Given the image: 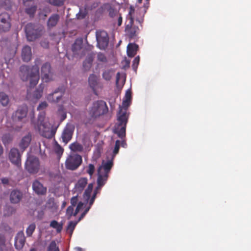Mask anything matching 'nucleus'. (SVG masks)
Segmentation results:
<instances>
[{"label":"nucleus","instance_id":"obj_36","mask_svg":"<svg viewBox=\"0 0 251 251\" xmlns=\"http://www.w3.org/2000/svg\"><path fill=\"white\" fill-rule=\"evenodd\" d=\"M43 88H39L37 89L33 93V98L36 100L40 99L42 96L43 94Z\"/></svg>","mask_w":251,"mask_h":251},{"label":"nucleus","instance_id":"obj_14","mask_svg":"<svg viewBox=\"0 0 251 251\" xmlns=\"http://www.w3.org/2000/svg\"><path fill=\"white\" fill-rule=\"evenodd\" d=\"M113 158L108 160L105 162L102 161L101 166H100L98 170V173H101L105 175V176H108L111 168L113 166Z\"/></svg>","mask_w":251,"mask_h":251},{"label":"nucleus","instance_id":"obj_47","mask_svg":"<svg viewBox=\"0 0 251 251\" xmlns=\"http://www.w3.org/2000/svg\"><path fill=\"white\" fill-rule=\"evenodd\" d=\"M140 61V57L139 56L136 57L133 61L132 67L134 70H136L139 65Z\"/></svg>","mask_w":251,"mask_h":251},{"label":"nucleus","instance_id":"obj_39","mask_svg":"<svg viewBox=\"0 0 251 251\" xmlns=\"http://www.w3.org/2000/svg\"><path fill=\"white\" fill-rule=\"evenodd\" d=\"M108 12L109 16L113 18V20H115V18L120 14L116 9L111 6L108 9Z\"/></svg>","mask_w":251,"mask_h":251},{"label":"nucleus","instance_id":"obj_62","mask_svg":"<svg viewBox=\"0 0 251 251\" xmlns=\"http://www.w3.org/2000/svg\"><path fill=\"white\" fill-rule=\"evenodd\" d=\"M3 226H4V230H5L6 231H8L10 229V228L7 225H4Z\"/></svg>","mask_w":251,"mask_h":251},{"label":"nucleus","instance_id":"obj_21","mask_svg":"<svg viewBox=\"0 0 251 251\" xmlns=\"http://www.w3.org/2000/svg\"><path fill=\"white\" fill-rule=\"evenodd\" d=\"M59 16L57 14H54L50 16L47 22L48 28L50 29L56 26L59 21Z\"/></svg>","mask_w":251,"mask_h":251},{"label":"nucleus","instance_id":"obj_23","mask_svg":"<svg viewBox=\"0 0 251 251\" xmlns=\"http://www.w3.org/2000/svg\"><path fill=\"white\" fill-rule=\"evenodd\" d=\"M31 140V136L30 134L25 136L20 143V147L23 150H25L28 147Z\"/></svg>","mask_w":251,"mask_h":251},{"label":"nucleus","instance_id":"obj_41","mask_svg":"<svg viewBox=\"0 0 251 251\" xmlns=\"http://www.w3.org/2000/svg\"><path fill=\"white\" fill-rule=\"evenodd\" d=\"M120 145V141L119 140H117L115 142V147L113 151V155L111 158L114 159L115 155L119 152V149Z\"/></svg>","mask_w":251,"mask_h":251},{"label":"nucleus","instance_id":"obj_9","mask_svg":"<svg viewBox=\"0 0 251 251\" xmlns=\"http://www.w3.org/2000/svg\"><path fill=\"white\" fill-rule=\"evenodd\" d=\"M42 78L45 82H48L53 80V74L51 71L50 64L46 62L41 67Z\"/></svg>","mask_w":251,"mask_h":251},{"label":"nucleus","instance_id":"obj_64","mask_svg":"<svg viewBox=\"0 0 251 251\" xmlns=\"http://www.w3.org/2000/svg\"><path fill=\"white\" fill-rule=\"evenodd\" d=\"M86 214L85 213H84V212L81 214L80 217H79V221L82 218H83L84 217V216L86 215Z\"/></svg>","mask_w":251,"mask_h":251},{"label":"nucleus","instance_id":"obj_55","mask_svg":"<svg viewBox=\"0 0 251 251\" xmlns=\"http://www.w3.org/2000/svg\"><path fill=\"white\" fill-rule=\"evenodd\" d=\"M4 236H0V251H2V247L4 246Z\"/></svg>","mask_w":251,"mask_h":251},{"label":"nucleus","instance_id":"obj_24","mask_svg":"<svg viewBox=\"0 0 251 251\" xmlns=\"http://www.w3.org/2000/svg\"><path fill=\"white\" fill-rule=\"evenodd\" d=\"M138 46L135 44H129L127 47V54L130 57H132L136 54Z\"/></svg>","mask_w":251,"mask_h":251},{"label":"nucleus","instance_id":"obj_6","mask_svg":"<svg viewBox=\"0 0 251 251\" xmlns=\"http://www.w3.org/2000/svg\"><path fill=\"white\" fill-rule=\"evenodd\" d=\"M25 168L30 174L37 173L40 169L39 159L33 156L28 157L25 163Z\"/></svg>","mask_w":251,"mask_h":251},{"label":"nucleus","instance_id":"obj_2","mask_svg":"<svg viewBox=\"0 0 251 251\" xmlns=\"http://www.w3.org/2000/svg\"><path fill=\"white\" fill-rule=\"evenodd\" d=\"M128 119V116L126 109L124 111L120 110L117 114L118 123L114 129V133L122 139L126 136V129Z\"/></svg>","mask_w":251,"mask_h":251},{"label":"nucleus","instance_id":"obj_7","mask_svg":"<svg viewBox=\"0 0 251 251\" xmlns=\"http://www.w3.org/2000/svg\"><path fill=\"white\" fill-rule=\"evenodd\" d=\"M134 9L130 8L128 15L129 23L126 26V31L128 33L129 36L131 38H133L137 35L139 29L138 26L133 25L134 19L132 17V14L134 13Z\"/></svg>","mask_w":251,"mask_h":251},{"label":"nucleus","instance_id":"obj_1","mask_svg":"<svg viewBox=\"0 0 251 251\" xmlns=\"http://www.w3.org/2000/svg\"><path fill=\"white\" fill-rule=\"evenodd\" d=\"M39 63L40 60L37 59L35 60V64L31 68L26 65H22L20 68V75L21 79L24 81L29 79L30 87L35 86L39 80Z\"/></svg>","mask_w":251,"mask_h":251},{"label":"nucleus","instance_id":"obj_28","mask_svg":"<svg viewBox=\"0 0 251 251\" xmlns=\"http://www.w3.org/2000/svg\"><path fill=\"white\" fill-rule=\"evenodd\" d=\"M55 133L56 129L45 127V129L42 132V135L47 138L50 139L54 136Z\"/></svg>","mask_w":251,"mask_h":251},{"label":"nucleus","instance_id":"obj_33","mask_svg":"<svg viewBox=\"0 0 251 251\" xmlns=\"http://www.w3.org/2000/svg\"><path fill=\"white\" fill-rule=\"evenodd\" d=\"M126 81V79L123 77H121V74L119 72L117 73L116 75V84L118 88H121L124 85Z\"/></svg>","mask_w":251,"mask_h":251},{"label":"nucleus","instance_id":"obj_50","mask_svg":"<svg viewBox=\"0 0 251 251\" xmlns=\"http://www.w3.org/2000/svg\"><path fill=\"white\" fill-rule=\"evenodd\" d=\"M78 195H76L75 196H74L73 197H72L71 199V206H75L76 204L77 203V202H78Z\"/></svg>","mask_w":251,"mask_h":251},{"label":"nucleus","instance_id":"obj_49","mask_svg":"<svg viewBox=\"0 0 251 251\" xmlns=\"http://www.w3.org/2000/svg\"><path fill=\"white\" fill-rule=\"evenodd\" d=\"M83 206V203L82 202L80 201L78 203L75 210L74 212V216H76L79 210L82 208Z\"/></svg>","mask_w":251,"mask_h":251},{"label":"nucleus","instance_id":"obj_18","mask_svg":"<svg viewBox=\"0 0 251 251\" xmlns=\"http://www.w3.org/2000/svg\"><path fill=\"white\" fill-rule=\"evenodd\" d=\"M23 198L22 192L18 190H13L10 195V201L12 203H18Z\"/></svg>","mask_w":251,"mask_h":251},{"label":"nucleus","instance_id":"obj_5","mask_svg":"<svg viewBox=\"0 0 251 251\" xmlns=\"http://www.w3.org/2000/svg\"><path fill=\"white\" fill-rule=\"evenodd\" d=\"M81 156L77 154L70 155L65 161L66 168L70 170H75L78 168L82 163Z\"/></svg>","mask_w":251,"mask_h":251},{"label":"nucleus","instance_id":"obj_51","mask_svg":"<svg viewBox=\"0 0 251 251\" xmlns=\"http://www.w3.org/2000/svg\"><path fill=\"white\" fill-rule=\"evenodd\" d=\"M116 21H117V25L118 26H120L122 25L123 20L122 17L120 14L119 15H117V16L115 18V20H113L114 24H115Z\"/></svg>","mask_w":251,"mask_h":251},{"label":"nucleus","instance_id":"obj_46","mask_svg":"<svg viewBox=\"0 0 251 251\" xmlns=\"http://www.w3.org/2000/svg\"><path fill=\"white\" fill-rule=\"evenodd\" d=\"M97 58L99 61H100L102 62L105 63V62H106V61H107V58H106V56H105V55L103 53H101V52H99L98 54Z\"/></svg>","mask_w":251,"mask_h":251},{"label":"nucleus","instance_id":"obj_38","mask_svg":"<svg viewBox=\"0 0 251 251\" xmlns=\"http://www.w3.org/2000/svg\"><path fill=\"white\" fill-rule=\"evenodd\" d=\"M37 9L35 5L31 6L25 9V12L30 16H33Z\"/></svg>","mask_w":251,"mask_h":251},{"label":"nucleus","instance_id":"obj_17","mask_svg":"<svg viewBox=\"0 0 251 251\" xmlns=\"http://www.w3.org/2000/svg\"><path fill=\"white\" fill-rule=\"evenodd\" d=\"M88 183V179L86 177H81L75 183L73 189L74 193L77 195L81 193Z\"/></svg>","mask_w":251,"mask_h":251},{"label":"nucleus","instance_id":"obj_63","mask_svg":"<svg viewBox=\"0 0 251 251\" xmlns=\"http://www.w3.org/2000/svg\"><path fill=\"white\" fill-rule=\"evenodd\" d=\"M7 135H4L2 137V142L4 144L6 143V138H7Z\"/></svg>","mask_w":251,"mask_h":251},{"label":"nucleus","instance_id":"obj_29","mask_svg":"<svg viewBox=\"0 0 251 251\" xmlns=\"http://www.w3.org/2000/svg\"><path fill=\"white\" fill-rule=\"evenodd\" d=\"M108 177V176H105V175L101 173H98V177L97 180L98 186L97 189L101 187L105 184Z\"/></svg>","mask_w":251,"mask_h":251},{"label":"nucleus","instance_id":"obj_60","mask_svg":"<svg viewBox=\"0 0 251 251\" xmlns=\"http://www.w3.org/2000/svg\"><path fill=\"white\" fill-rule=\"evenodd\" d=\"M93 188V185L92 183L89 184L87 189L92 191Z\"/></svg>","mask_w":251,"mask_h":251},{"label":"nucleus","instance_id":"obj_16","mask_svg":"<svg viewBox=\"0 0 251 251\" xmlns=\"http://www.w3.org/2000/svg\"><path fill=\"white\" fill-rule=\"evenodd\" d=\"M32 189L33 191L39 196L46 195L47 188L44 186L38 180H34L32 183Z\"/></svg>","mask_w":251,"mask_h":251},{"label":"nucleus","instance_id":"obj_53","mask_svg":"<svg viewBox=\"0 0 251 251\" xmlns=\"http://www.w3.org/2000/svg\"><path fill=\"white\" fill-rule=\"evenodd\" d=\"M87 13L85 11L82 12L80 11L78 13L76 14V17L78 19H83L86 16Z\"/></svg>","mask_w":251,"mask_h":251},{"label":"nucleus","instance_id":"obj_48","mask_svg":"<svg viewBox=\"0 0 251 251\" xmlns=\"http://www.w3.org/2000/svg\"><path fill=\"white\" fill-rule=\"evenodd\" d=\"M95 171V166L94 165L90 164L88 166V169L87 171V173L90 176H92L94 174Z\"/></svg>","mask_w":251,"mask_h":251},{"label":"nucleus","instance_id":"obj_30","mask_svg":"<svg viewBox=\"0 0 251 251\" xmlns=\"http://www.w3.org/2000/svg\"><path fill=\"white\" fill-rule=\"evenodd\" d=\"M70 149L74 152H81L83 150V147L81 144L76 142L70 145Z\"/></svg>","mask_w":251,"mask_h":251},{"label":"nucleus","instance_id":"obj_44","mask_svg":"<svg viewBox=\"0 0 251 251\" xmlns=\"http://www.w3.org/2000/svg\"><path fill=\"white\" fill-rule=\"evenodd\" d=\"M74 209L73 206L70 205L67 208L66 210V215L68 216V218H71L72 215H74Z\"/></svg>","mask_w":251,"mask_h":251},{"label":"nucleus","instance_id":"obj_20","mask_svg":"<svg viewBox=\"0 0 251 251\" xmlns=\"http://www.w3.org/2000/svg\"><path fill=\"white\" fill-rule=\"evenodd\" d=\"M98 77L94 74L90 75L88 78V83L90 87L92 88L94 94L98 96V93L96 89V87L98 85Z\"/></svg>","mask_w":251,"mask_h":251},{"label":"nucleus","instance_id":"obj_8","mask_svg":"<svg viewBox=\"0 0 251 251\" xmlns=\"http://www.w3.org/2000/svg\"><path fill=\"white\" fill-rule=\"evenodd\" d=\"M96 39L97 45L100 49H105L108 44L109 37L106 32L104 30H99L96 32Z\"/></svg>","mask_w":251,"mask_h":251},{"label":"nucleus","instance_id":"obj_3","mask_svg":"<svg viewBox=\"0 0 251 251\" xmlns=\"http://www.w3.org/2000/svg\"><path fill=\"white\" fill-rule=\"evenodd\" d=\"M108 108L106 102L102 100H98L93 103L89 110L92 118H97L107 113Z\"/></svg>","mask_w":251,"mask_h":251},{"label":"nucleus","instance_id":"obj_42","mask_svg":"<svg viewBox=\"0 0 251 251\" xmlns=\"http://www.w3.org/2000/svg\"><path fill=\"white\" fill-rule=\"evenodd\" d=\"M36 228L35 224L33 223L30 224L26 228V232L27 235H31L35 230Z\"/></svg>","mask_w":251,"mask_h":251},{"label":"nucleus","instance_id":"obj_57","mask_svg":"<svg viewBox=\"0 0 251 251\" xmlns=\"http://www.w3.org/2000/svg\"><path fill=\"white\" fill-rule=\"evenodd\" d=\"M1 182L2 183V184H3L4 185L8 184L9 182V179L7 177L2 178L1 179Z\"/></svg>","mask_w":251,"mask_h":251},{"label":"nucleus","instance_id":"obj_22","mask_svg":"<svg viewBox=\"0 0 251 251\" xmlns=\"http://www.w3.org/2000/svg\"><path fill=\"white\" fill-rule=\"evenodd\" d=\"M45 206L47 208L50 209L52 212H55L57 211L58 205L55 201L54 198H50L47 201Z\"/></svg>","mask_w":251,"mask_h":251},{"label":"nucleus","instance_id":"obj_32","mask_svg":"<svg viewBox=\"0 0 251 251\" xmlns=\"http://www.w3.org/2000/svg\"><path fill=\"white\" fill-rule=\"evenodd\" d=\"M9 102L8 96L4 92H0V103L4 106L7 105Z\"/></svg>","mask_w":251,"mask_h":251},{"label":"nucleus","instance_id":"obj_34","mask_svg":"<svg viewBox=\"0 0 251 251\" xmlns=\"http://www.w3.org/2000/svg\"><path fill=\"white\" fill-rule=\"evenodd\" d=\"M54 150L55 153L58 156L61 155L64 151L63 148L56 141L54 142Z\"/></svg>","mask_w":251,"mask_h":251},{"label":"nucleus","instance_id":"obj_37","mask_svg":"<svg viewBox=\"0 0 251 251\" xmlns=\"http://www.w3.org/2000/svg\"><path fill=\"white\" fill-rule=\"evenodd\" d=\"M48 251H60L58 247L57 246L55 241H52L50 244Z\"/></svg>","mask_w":251,"mask_h":251},{"label":"nucleus","instance_id":"obj_4","mask_svg":"<svg viewBox=\"0 0 251 251\" xmlns=\"http://www.w3.org/2000/svg\"><path fill=\"white\" fill-rule=\"evenodd\" d=\"M25 31L27 39L29 41H33L40 37L42 33L41 29L38 28L35 25L29 23L25 27Z\"/></svg>","mask_w":251,"mask_h":251},{"label":"nucleus","instance_id":"obj_26","mask_svg":"<svg viewBox=\"0 0 251 251\" xmlns=\"http://www.w3.org/2000/svg\"><path fill=\"white\" fill-rule=\"evenodd\" d=\"M131 99V93L130 90H128L126 93L125 100L123 101V106L124 108H121L120 110H123L124 111L125 109H126L127 111V108L130 104Z\"/></svg>","mask_w":251,"mask_h":251},{"label":"nucleus","instance_id":"obj_58","mask_svg":"<svg viewBox=\"0 0 251 251\" xmlns=\"http://www.w3.org/2000/svg\"><path fill=\"white\" fill-rule=\"evenodd\" d=\"M149 0H146V3L144 4V7L145 9V12H146V10L148 8V7H149V5H150V3H149Z\"/></svg>","mask_w":251,"mask_h":251},{"label":"nucleus","instance_id":"obj_11","mask_svg":"<svg viewBox=\"0 0 251 251\" xmlns=\"http://www.w3.org/2000/svg\"><path fill=\"white\" fill-rule=\"evenodd\" d=\"M75 127L71 124H67L61 135L62 141L66 145L72 139Z\"/></svg>","mask_w":251,"mask_h":251},{"label":"nucleus","instance_id":"obj_54","mask_svg":"<svg viewBox=\"0 0 251 251\" xmlns=\"http://www.w3.org/2000/svg\"><path fill=\"white\" fill-rule=\"evenodd\" d=\"M47 106H48V104L46 102H45V101L42 102L38 106L37 109L39 110L44 109L46 108L47 107Z\"/></svg>","mask_w":251,"mask_h":251},{"label":"nucleus","instance_id":"obj_56","mask_svg":"<svg viewBox=\"0 0 251 251\" xmlns=\"http://www.w3.org/2000/svg\"><path fill=\"white\" fill-rule=\"evenodd\" d=\"M41 45L44 48H48L49 46V43L47 41H43L41 42Z\"/></svg>","mask_w":251,"mask_h":251},{"label":"nucleus","instance_id":"obj_12","mask_svg":"<svg viewBox=\"0 0 251 251\" xmlns=\"http://www.w3.org/2000/svg\"><path fill=\"white\" fill-rule=\"evenodd\" d=\"M28 108L26 105L19 106L17 110L13 114L12 118L15 121H20L26 118Z\"/></svg>","mask_w":251,"mask_h":251},{"label":"nucleus","instance_id":"obj_52","mask_svg":"<svg viewBox=\"0 0 251 251\" xmlns=\"http://www.w3.org/2000/svg\"><path fill=\"white\" fill-rule=\"evenodd\" d=\"M97 192L96 190H95L92 196V197H90L89 200V205L90 206H92V205L93 204L94 201H95V200L96 199V195H97Z\"/></svg>","mask_w":251,"mask_h":251},{"label":"nucleus","instance_id":"obj_40","mask_svg":"<svg viewBox=\"0 0 251 251\" xmlns=\"http://www.w3.org/2000/svg\"><path fill=\"white\" fill-rule=\"evenodd\" d=\"M112 76V71L110 70H105L102 74V77L106 80H110Z\"/></svg>","mask_w":251,"mask_h":251},{"label":"nucleus","instance_id":"obj_45","mask_svg":"<svg viewBox=\"0 0 251 251\" xmlns=\"http://www.w3.org/2000/svg\"><path fill=\"white\" fill-rule=\"evenodd\" d=\"M65 0H49V2L55 6H61L62 5Z\"/></svg>","mask_w":251,"mask_h":251},{"label":"nucleus","instance_id":"obj_13","mask_svg":"<svg viewBox=\"0 0 251 251\" xmlns=\"http://www.w3.org/2000/svg\"><path fill=\"white\" fill-rule=\"evenodd\" d=\"M9 158L11 163L17 167L21 165V155L18 149L16 148L11 149L9 153Z\"/></svg>","mask_w":251,"mask_h":251},{"label":"nucleus","instance_id":"obj_15","mask_svg":"<svg viewBox=\"0 0 251 251\" xmlns=\"http://www.w3.org/2000/svg\"><path fill=\"white\" fill-rule=\"evenodd\" d=\"M64 92L63 88H58L53 93L47 96V100L50 102L57 103L61 100Z\"/></svg>","mask_w":251,"mask_h":251},{"label":"nucleus","instance_id":"obj_59","mask_svg":"<svg viewBox=\"0 0 251 251\" xmlns=\"http://www.w3.org/2000/svg\"><path fill=\"white\" fill-rule=\"evenodd\" d=\"M88 62V64H89V66H91V64H92V60L91 59H89L88 60V61H87V60H86L84 62V63H83V65H84V66L86 64V62Z\"/></svg>","mask_w":251,"mask_h":251},{"label":"nucleus","instance_id":"obj_27","mask_svg":"<svg viewBox=\"0 0 251 251\" xmlns=\"http://www.w3.org/2000/svg\"><path fill=\"white\" fill-rule=\"evenodd\" d=\"M82 47V40L81 39H76L72 46V51L74 54H78V51L80 50Z\"/></svg>","mask_w":251,"mask_h":251},{"label":"nucleus","instance_id":"obj_31","mask_svg":"<svg viewBox=\"0 0 251 251\" xmlns=\"http://www.w3.org/2000/svg\"><path fill=\"white\" fill-rule=\"evenodd\" d=\"M50 226L55 229L57 233H59L62 230L63 224L59 223L55 220H53L50 223Z\"/></svg>","mask_w":251,"mask_h":251},{"label":"nucleus","instance_id":"obj_61","mask_svg":"<svg viewBox=\"0 0 251 251\" xmlns=\"http://www.w3.org/2000/svg\"><path fill=\"white\" fill-rule=\"evenodd\" d=\"M8 210H10V214H12L13 212H15V209L12 207H8Z\"/></svg>","mask_w":251,"mask_h":251},{"label":"nucleus","instance_id":"obj_10","mask_svg":"<svg viewBox=\"0 0 251 251\" xmlns=\"http://www.w3.org/2000/svg\"><path fill=\"white\" fill-rule=\"evenodd\" d=\"M11 28L10 17L7 13L0 14V32H7Z\"/></svg>","mask_w":251,"mask_h":251},{"label":"nucleus","instance_id":"obj_35","mask_svg":"<svg viewBox=\"0 0 251 251\" xmlns=\"http://www.w3.org/2000/svg\"><path fill=\"white\" fill-rule=\"evenodd\" d=\"M77 222H75L73 221H71L69 222L67 226V230L70 234V235H71L73 234V231L77 224Z\"/></svg>","mask_w":251,"mask_h":251},{"label":"nucleus","instance_id":"obj_19","mask_svg":"<svg viewBox=\"0 0 251 251\" xmlns=\"http://www.w3.org/2000/svg\"><path fill=\"white\" fill-rule=\"evenodd\" d=\"M21 56L24 61H29L31 60L32 57L31 48L27 45L24 46L22 50Z\"/></svg>","mask_w":251,"mask_h":251},{"label":"nucleus","instance_id":"obj_43","mask_svg":"<svg viewBox=\"0 0 251 251\" xmlns=\"http://www.w3.org/2000/svg\"><path fill=\"white\" fill-rule=\"evenodd\" d=\"M92 191L86 189L83 194V198L87 201L88 202L91 195Z\"/></svg>","mask_w":251,"mask_h":251},{"label":"nucleus","instance_id":"obj_25","mask_svg":"<svg viewBox=\"0 0 251 251\" xmlns=\"http://www.w3.org/2000/svg\"><path fill=\"white\" fill-rule=\"evenodd\" d=\"M25 236H15V247L17 250H21L23 248L25 243Z\"/></svg>","mask_w":251,"mask_h":251}]
</instances>
